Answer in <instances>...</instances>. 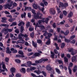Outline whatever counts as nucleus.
Returning <instances> with one entry per match:
<instances>
[{
    "label": "nucleus",
    "mask_w": 77,
    "mask_h": 77,
    "mask_svg": "<svg viewBox=\"0 0 77 77\" xmlns=\"http://www.w3.org/2000/svg\"><path fill=\"white\" fill-rule=\"evenodd\" d=\"M46 69L48 71H51V72L50 73L51 74H54V71L51 68V67L50 64H48L46 66Z\"/></svg>",
    "instance_id": "f257e3e1"
},
{
    "label": "nucleus",
    "mask_w": 77,
    "mask_h": 77,
    "mask_svg": "<svg viewBox=\"0 0 77 77\" xmlns=\"http://www.w3.org/2000/svg\"><path fill=\"white\" fill-rule=\"evenodd\" d=\"M2 31L4 33L5 35L8 33V32H12V29L5 28L2 29Z\"/></svg>",
    "instance_id": "f03ea898"
},
{
    "label": "nucleus",
    "mask_w": 77,
    "mask_h": 77,
    "mask_svg": "<svg viewBox=\"0 0 77 77\" xmlns=\"http://www.w3.org/2000/svg\"><path fill=\"white\" fill-rule=\"evenodd\" d=\"M34 72L37 74H40L41 73H42L43 75H44V77H46V76H47V74L45 72L42 71L41 72V71L39 70L34 71Z\"/></svg>",
    "instance_id": "7ed1b4c3"
},
{
    "label": "nucleus",
    "mask_w": 77,
    "mask_h": 77,
    "mask_svg": "<svg viewBox=\"0 0 77 77\" xmlns=\"http://www.w3.org/2000/svg\"><path fill=\"white\" fill-rule=\"evenodd\" d=\"M13 4V2H11L10 5L9 4H6L4 5V8L6 9L8 8V9H11V7H12Z\"/></svg>",
    "instance_id": "20e7f679"
},
{
    "label": "nucleus",
    "mask_w": 77,
    "mask_h": 77,
    "mask_svg": "<svg viewBox=\"0 0 77 77\" xmlns=\"http://www.w3.org/2000/svg\"><path fill=\"white\" fill-rule=\"evenodd\" d=\"M67 51L69 53H71V54L74 56L75 53L74 52V49L72 48H69L67 49Z\"/></svg>",
    "instance_id": "39448f33"
},
{
    "label": "nucleus",
    "mask_w": 77,
    "mask_h": 77,
    "mask_svg": "<svg viewBox=\"0 0 77 77\" xmlns=\"http://www.w3.org/2000/svg\"><path fill=\"white\" fill-rule=\"evenodd\" d=\"M49 12L52 15H55L56 14V11L53 8H51L49 10Z\"/></svg>",
    "instance_id": "423d86ee"
},
{
    "label": "nucleus",
    "mask_w": 77,
    "mask_h": 77,
    "mask_svg": "<svg viewBox=\"0 0 77 77\" xmlns=\"http://www.w3.org/2000/svg\"><path fill=\"white\" fill-rule=\"evenodd\" d=\"M35 69H36V67H30V68H27L26 69V71L27 72H30V71H33V70H35Z\"/></svg>",
    "instance_id": "0eeeda50"
},
{
    "label": "nucleus",
    "mask_w": 77,
    "mask_h": 77,
    "mask_svg": "<svg viewBox=\"0 0 77 77\" xmlns=\"http://www.w3.org/2000/svg\"><path fill=\"white\" fill-rule=\"evenodd\" d=\"M0 26H3V27H5V28L6 29H8L9 27V25L7 24H2L0 25Z\"/></svg>",
    "instance_id": "6e6552de"
},
{
    "label": "nucleus",
    "mask_w": 77,
    "mask_h": 77,
    "mask_svg": "<svg viewBox=\"0 0 77 77\" xmlns=\"http://www.w3.org/2000/svg\"><path fill=\"white\" fill-rule=\"evenodd\" d=\"M41 56V54L39 53H35V54L33 55V57H32V58H35V57L36 56Z\"/></svg>",
    "instance_id": "1a4fd4ad"
},
{
    "label": "nucleus",
    "mask_w": 77,
    "mask_h": 77,
    "mask_svg": "<svg viewBox=\"0 0 77 77\" xmlns=\"http://www.w3.org/2000/svg\"><path fill=\"white\" fill-rule=\"evenodd\" d=\"M55 62H58L59 64H62V65H63V61L61 60L57 59V60H56Z\"/></svg>",
    "instance_id": "9d476101"
},
{
    "label": "nucleus",
    "mask_w": 77,
    "mask_h": 77,
    "mask_svg": "<svg viewBox=\"0 0 77 77\" xmlns=\"http://www.w3.org/2000/svg\"><path fill=\"white\" fill-rule=\"evenodd\" d=\"M6 49L7 50L6 51V53H7L8 54H11V53H12V52L10 51V49H9V47H7Z\"/></svg>",
    "instance_id": "9b49d317"
},
{
    "label": "nucleus",
    "mask_w": 77,
    "mask_h": 77,
    "mask_svg": "<svg viewBox=\"0 0 77 77\" xmlns=\"http://www.w3.org/2000/svg\"><path fill=\"white\" fill-rule=\"evenodd\" d=\"M24 36V34H22V33H20L18 35V38L19 39H22V37H23Z\"/></svg>",
    "instance_id": "f8f14e48"
},
{
    "label": "nucleus",
    "mask_w": 77,
    "mask_h": 77,
    "mask_svg": "<svg viewBox=\"0 0 77 77\" xmlns=\"http://www.w3.org/2000/svg\"><path fill=\"white\" fill-rule=\"evenodd\" d=\"M33 17L34 18V19H35V20H37V19H38V18L39 17V15L38 13H37V14L36 13V14H34Z\"/></svg>",
    "instance_id": "ddd939ff"
},
{
    "label": "nucleus",
    "mask_w": 77,
    "mask_h": 77,
    "mask_svg": "<svg viewBox=\"0 0 77 77\" xmlns=\"http://www.w3.org/2000/svg\"><path fill=\"white\" fill-rule=\"evenodd\" d=\"M20 71L21 72L23 73V74H25L26 73V69L25 68H22L20 70Z\"/></svg>",
    "instance_id": "4468645a"
},
{
    "label": "nucleus",
    "mask_w": 77,
    "mask_h": 77,
    "mask_svg": "<svg viewBox=\"0 0 77 77\" xmlns=\"http://www.w3.org/2000/svg\"><path fill=\"white\" fill-rule=\"evenodd\" d=\"M73 15H74V14L72 13V11H71L69 12V14H68V17L71 18V17H72L73 16Z\"/></svg>",
    "instance_id": "2eb2a0df"
},
{
    "label": "nucleus",
    "mask_w": 77,
    "mask_h": 77,
    "mask_svg": "<svg viewBox=\"0 0 77 77\" xmlns=\"http://www.w3.org/2000/svg\"><path fill=\"white\" fill-rule=\"evenodd\" d=\"M55 8H56L57 9L58 14H60V13L61 12V11L60 10V9L57 6H56L55 7Z\"/></svg>",
    "instance_id": "dca6fc26"
},
{
    "label": "nucleus",
    "mask_w": 77,
    "mask_h": 77,
    "mask_svg": "<svg viewBox=\"0 0 77 77\" xmlns=\"http://www.w3.org/2000/svg\"><path fill=\"white\" fill-rule=\"evenodd\" d=\"M32 6L34 9H38V5L34 3L33 4Z\"/></svg>",
    "instance_id": "f3484780"
},
{
    "label": "nucleus",
    "mask_w": 77,
    "mask_h": 77,
    "mask_svg": "<svg viewBox=\"0 0 77 77\" xmlns=\"http://www.w3.org/2000/svg\"><path fill=\"white\" fill-rule=\"evenodd\" d=\"M27 66L28 67H30V66H31V65H32V62H31V61H28L27 62Z\"/></svg>",
    "instance_id": "a211bd4d"
},
{
    "label": "nucleus",
    "mask_w": 77,
    "mask_h": 77,
    "mask_svg": "<svg viewBox=\"0 0 77 77\" xmlns=\"http://www.w3.org/2000/svg\"><path fill=\"white\" fill-rule=\"evenodd\" d=\"M35 63L36 64H38V63H42V61L41 59H40L39 60H36L35 61Z\"/></svg>",
    "instance_id": "6ab92c4d"
},
{
    "label": "nucleus",
    "mask_w": 77,
    "mask_h": 77,
    "mask_svg": "<svg viewBox=\"0 0 77 77\" xmlns=\"http://www.w3.org/2000/svg\"><path fill=\"white\" fill-rule=\"evenodd\" d=\"M31 75L32 76V77H44V76L43 75L37 76L36 75H35L33 73H31Z\"/></svg>",
    "instance_id": "aec40b11"
},
{
    "label": "nucleus",
    "mask_w": 77,
    "mask_h": 77,
    "mask_svg": "<svg viewBox=\"0 0 77 77\" xmlns=\"http://www.w3.org/2000/svg\"><path fill=\"white\" fill-rule=\"evenodd\" d=\"M71 60L72 62H75V60H76V57L75 56H73V57H72Z\"/></svg>",
    "instance_id": "412c9836"
},
{
    "label": "nucleus",
    "mask_w": 77,
    "mask_h": 77,
    "mask_svg": "<svg viewBox=\"0 0 77 77\" xmlns=\"http://www.w3.org/2000/svg\"><path fill=\"white\" fill-rule=\"evenodd\" d=\"M1 64L2 65V68L4 69H6V66L4 63V62L3 61H2V62Z\"/></svg>",
    "instance_id": "4be33fe9"
},
{
    "label": "nucleus",
    "mask_w": 77,
    "mask_h": 77,
    "mask_svg": "<svg viewBox=\"0 0 77 77\" xmlns=\"http://www.w3.org/2000/svg\"><path fill=\"white\" fill-rule=\"evenodd\" d=\"M32 44L33 47L35 48L37 47V44L36 43H35L34 41H32Z\"/></svg>",
    "instance_id": "5701e85b"
},
{
    "label": "nucleus",
    "mask_w": 77,
    "mask_h": 77,
    "mask_svg": "<svg viewBox=\"0 0 77 77\" xmlns=\"http://www.w3.org/2000/svg\"><path fill=\"white\" fill-rule=\"evenodd\" d=\"M16 69L14 67H12L10 69V71L11 72H15Z\"/></svg>",
    "instance_id": "b1692460"
},
{
    "label": "nucleus",
    "mask_w": 77,
    "mask_h": 77,
    "mask_svg": "<svg viewBox=\"0 0 77 77\" xmlns=\"http://www.w3.org/2000/svg\"><path fill=\"white\" fill-rule=\"evenodd\" d=\"M24 22L23 21H22L20 22L19 24H18V26H20L22 25H23V26H24Z\"/></svg>",
    "instance_id": "393cba45"
},
{
    "label": "nucleus",
    "mask_w": 77,
    "mask_h": 77,
    "mask_svg": "<svg viewBox=\"0 0 77 77\" xmlns=\"http://www.w3.org/2000/svg\"><path fill=\"white\" fill-rule=\"evenodd\" d=\"M55 70L56 71V72H57L58 74H61V72H60V70L57 68H55Z\"/></svg>",
    "instance_id": "a878e982"
},
{
    "label": "nucleus",
    "mask_w": 77,
    "mask_h": 77,
    "mask_svg": "<svg viewBox=\"0 0 77 77\" xmlns=\"http://www.w3.org/2000/svg\"><path fill=\"white\" fill-rule=\"evenodd\" d=\"M16 57H24V55L17 54L16 55Z\"/></svg>",
    "instance_id": "bb28decb"
},
{
    "label": "nucleus",
    "mask_w": 77,
    "mask_h": 77,
    "mask_svg": "<svg viewBox=\"0 0 77 77\" xmlns=\"http://www.w3.org/2000/svg\"><path fill=\"white\" fill-rule=\"evenodd\" d=\"M44 10H45V8H44V7H43L42 8H40V11H41V12H42L44 14H45V12L44 11Z\"/></svg>",
    "instance_id": "cd10ccee"
},
{
    "label": "nucleus",
    "mask_w": 77,
    "mask_h": 77,
    "mask_svg": "<svg viewBox=\"0 0 77 77\" xmlns=\"http://www.w3.org/2000/svg\"><path fill=\"white\" fill-rule=\"evenodd\" d=\"M50 43H51V42H50V39L49 38L48 40V41L46 42V44L48 45H50Z\"/></svg>",
    "instance_id": "c85d7f7f"
},
{
    "label": "nucleus",
    "mask_w": 77,
    "mask_h": 77,
    "mask_svg": "<svg viewBox=\"0 0 77 77\" xmlns=\"http://www.w3.org/2000/svg\"><path fill=\"white\" fill-rule=\"evenodd\" d=\"M39 24H41L42 23H44V20H39L38 21Z\"/></svg>",
    "instance_id": "c756f323"
},
{
    "label": "nucleus",
    "mask_w": 77,
    "mask_h": 77,
    "mask_svg": "<svg viewBox=\"0 0 77 77\" xmlns=\"http://www.w3.org/2000/svg\"><path fill=\"white\" fill-rule=\"evenodd\" d=\"M51 58H53V59H54V55L55 54L54 53V52H53L51 51Z\"/></svg>",
    "instance_id": "7c9ffc66"
},
{
    "label": "nucleus",
    "mask_w": 77,
    "mask_h": 77,
    "mask_svg": "<svg viewBox=\"0 0 77 77\" xmlns=\"http://www.w3.org/2000/svg\"><path fill=\"white\" fill-rule=\"evenodd\" d=\"M42 2L44 3V4L45 5V6H47V5H48V2L45 1V0H43Z\"/></svg>",
    "instance_id": "2f4dec72"
},
{
    "label": "nucleus",
    "mask_w": 77,
    "mask_h": 77,
    "mask_svg": "<svg viewBox=\"0 0 77 77\" xmlns=\"http://www.w3.org/2000/svg\"><path fill=\"white\" fill-rule=\"evenodd\" d=\"M15 61L16 63H21V60L19 59H15Z\"/></svg>",
    "instance_id": "473e14b6"
},
{
    "label": "nucleus",
    "mask_w": 77,
    "mask_h": 77,
    "mask_svg": "<svg viewBox=\"0 0 77 77\" xmlns=\"http://www.w3.org/2000/svg\"><path fill=\"white\" fill-rule=\"evenodd\" d=\"M18 53L19 54H21V55H24V53L23 51L21 50H20L18 51Z\"/></svg>",
    "instance_id": "72a5a7b5"
},
{
    "label": "nucleus",
    "mask_w": 77,
    "mask_h": 77,
    "mask_svg": "<svg viewBox=\"0 0 77 77\" xmlns=\"http://www.w3.org/2000/svg\"><path fill=\"white\" fill-rule=\"evenodd\" d=\"M65 45H66L65 43H62L61 44V48H64L65 46Z\"/></svg>",
    "instance_id": "f704fd0d"
},
{
    "label": "nucleus",
    "mask_w": 77,
    "mask_h": 77,
    "mask_svg": "<svg viewBox=\"0 0 77 77\" xmlns=\"http://www.w3.org/2000/svg\"><path fill=\"white\" fill-rule=\"evenodd\" d=\"M16 25H17V22H14L12 23L11 24L10 26L11 27H12V26H16Z\"/></svg>",
    "instance_id": "c9c22d12"
},
{
    "label": "nucleus",
    "mask_w": 77,
    "mask_h": 77,
    "mask_svg": "<svg viewBox=\"0 0 77 77\" xmlns=\"http://www.w3.org/2000/svg\"><path fill=\"white\" fill-rule=\"evenodd\" d=\"M48 20H49V19L48 18H46L45 20H44V23H45L46 24H48Z\"/></svg>",
    "instance_id": "e433bc0d"
},
{
    "label": "nucleus",
    "mask_w": 77,
    "mask_h": 77,
    "mask_svg": "<svg viewBox=\"0 0 77 77\" xmlns=\"http://www.w3.org/2000/svg\"><path fill=\"white\" fill-rule=\"evenodd\" d=\"M42 40L40 39H38L37 40V43L38 44H42Z\"/></svg>",
    "instance_id": "4c0bfd02"
},
{
    "label": "nucleus",
    "mask_w": 77,
    "mask_h": 77,
    "mask_svg": "<svg viewBox=\"0 0 77 77\" xmlns=\"http://www.w3.org/2000/svg\"><path fill=\"white\" fill-rule=\"evenodd\" d=\"M20 32L21 33H23L24 30V27H23V26H21L20 27Z\"/></svg>",
    "instance_id": "58836bf2"
},
{
    "label": "nucleus",
    "mask_w": 77,
    "mask_h": 77,
    "mask_svg": "<svg viewBox=\"0 0 77 77\" xmlns=\"http://www.w3.org/2000/svg\"><path fill=\"white\" fill-rule=\"evenodd\" d=\"M68 69H69V74H72V71H71V68L69 67H68Z\"/></svg>",
    "instance_id": "ea45409f"
},
{
    "label": "nucleus",
    "mask_w": 77,
    "mask_h": 77,
    "mask_svg": "<svg viewBox=\"0 0 77 77\" xmlns=\"http://www.w3.org/2000/svg\"><path fill=\"white\" fill-rule=\"evenodd\" d=\"M21 74L20 73H17L16 75V77H21Z\"/></svg>",
    "instance_id": "a19ab883"
},
{
    "label": "nucleus",
    "mask_w": 77,
    "mask_h": 77,
    "mask_svg": "<svg viewBox=\"0 0 77 77\" xmlns=\"http://www.w3.org/2000/svg\"><path fill=\"white\" fill-rule=\"evenodd\" d=\"M69 33V31L68 30H67L66 32L65 33V36H66V35H68V34Z\"/></svg>",
    "instance_id": "79ce46f5"
},
{
    "label": "nucleus",
    "mask_w": 77,
    "mask_h": 77,
    "mask_svg": "<svg viewBox=\"0 0 77 77\" xmlns=\"http://www.w3.org/2000/svg\"><path fill=\"white\" fill-rule=\"evenodd\" d=\"M26 28H28L29 26H30V22H28L26 24Z\"/></svg>",
    "instance_id": "37998d69"
},
{
    "label": "nucleus",
    "mask_w": 77,
    "mask_h": 77,
    "mask_svg": "<svg viewBox=\"0 0 77 77\" xmlns=\"http://www.w3.org/2000/svg\"><path fill=\"white\" fill-rule=\"evenodd\" d=\"M9 59L8 58L6 57L5 58V61L6 62H8Z\"/></svg>",
    "instance_id": "c03bdc74"
},
{
    "label": "nucleus",
    "mask_w": 77,
    "mask_h": 77,
    "mask_svg": "<svg viewBox=\"0 0 77 77\" xmlns=\"http://www.w3.org/2000/svg\"><path fill=\"white\" fill-rule=\"evenodd\" d=\"M64 62H68V59L66 57H64Z\"/></svg>",
    "instance_id": "a18cd8bd"
},
{
    "label": "nucleus",
    "mask_w": 77,
    "mask_h": 77,
    "mask_svg": "<svg viewBox=\"0 0 77 77\" xmlns=\"http://www.w3.org/2000/svg\"><path fill=\"white\" fill-rule=\"evenodd\" d=\"M30 36L31 38H34V32H32V33L30 34Z\"/></svg>",
    "instance_id": "49530a36"
},
{
    "label": "nucleus",
    "mask_w": 77,
    "mask_h": 77,
    "mask_svg": "<svg viewBox=\"0 0 77 77\" xmlns=\"http://www.w3.org/2000/svg\"><path fill=\"white\" fill-rule=\"evenodd\" d=\"M63 14L64 15H65V16H66L67 15V12L66 11H63Z\"/></svg>",
    "instance_id": "de8ad7c7"
},
{
    "label": "nucleus",
    "mask_w": 77,
    "mask_h": 77,
    "mask_svg": "<svg viewBox=\"0 0 77 77\" xmlns=\"http://www.w3.org/2000/svg\"><path fill=\"white\" fill-rule=\"evenodd\" d=\"M67 6H68V3L66 2L64 3V8H66V7H67Z\"/></svg>",
    "instance_id": "09e8293b"
},
{
    "label": "nucleus",
    "mask_w": 77,
    "mask_h": 77,
    "mask_svg": "<svg viewBox=\"0 0 77 77\" xmlns=\"http://www.w3.org/2000/svg\"><path fill=\"white\" fill-rule=\"evenodd\" d=\"M43 32L44 33L45 32V33L43 34L44 36H45L47 35V31H44V30L43 31Z\"/></svg>",
    "instance_id": "8fccbe9b"
},
{
    "label": "nucleus",
    "mask_w": 77,
    "mask_h": 77,
    "mask_svg": "<svg viewBox=\"0 0 77 77\" xmlns=\"http://www.w3.org/2000/svg\"><path fill=\"white\" fill-rule=\"evenodd\" d=\"M64 41L65 42H67V43H69V42H70V40H68L67 39H64Z\"/></svg>",
    "instance_id": "3c124183"
},
{
    "label": "nucleus",
    "mask_w": 77,
    "mask_h": 77,
    "mask_svg": "<svg viewBox=\"0 0 77 77\" xmlns=\"http://www.w3.org/2000/svg\"><path fill=\"white\" fill-rule=\"evenodd\" d=\"M56 23H53V25H52V27H54V28H56Z\"/></svg>",
    "instance_id": "603ef678"
},
{
    "label": "nucleus",
    "mask_w": 77,
    "mask_h": 77,
    "mask_svg": "<svg viewBox=\"0 0 77 77\" xmlns=\"http://www.w3.org/2000/svg\"><path fill=\"white\" fill-rule=\"evenodd\" d=\"M75 37V35H73L70 37V39L71 40L73 39Z\"/></svg>",
    "instance_id": "864d4df0"
},
{
    "label": "nucleus",
    "mask_w": 77,
    "mask_h": 77,
    "mask_svg": "<svg viewBox=\"0 0 77 77\" xmlns=\"http://www.w3.org/2000/svg\"><path fill=\"white\" fill-rule=\"evenodd\" d=\"M60 6H61V7H64V4L61 2H60Z\"/></svg>",
    "instance_id": "5fc2aeb1"
},
{
    "label": "nucleus",
    "mask_w": 77,
    "mask_h": 77,
    "mask_svg": "<svg viewBox=\"0 0 77 77\" xmlns=\"http://www.w3.org/2000/svg\"><path fill=\"white\" fill-rule=\"evenodd\" d=\"M39 27L41 28L42 30L45 29V27L43 25H40Z\"/></svg>",
    "instance_id": "6e6d98bb"
},
{
    "label": "nucleus",
    "mask_w": 77,
    "mask_h": 77,
    "mask_svg": "<svg viewBox=\"0 0 77 77\" xmlns=\"http://www.w3.org/2000/svg\"><path fill=\"white\" fill-rule=\"evenodd\" d=\"M41 59L42 60V62L43 61H48V59Z\"/></svg>",
    "instance_id": "4d7b16f0"
},
{
    "label": "nucleus",
    "mask_w": 77,
    "mask_h": 77,
    "mask_svg": "<svg viewBox=\"0 0 77 77\" xmlns=\"http://www.w3.org/2000/svg\"><path fill=\"white\" fill-rule=\"evenodd\" d=\"M69 20V22L70 23H73V21H72V20L71 19L69 18L68 19Z\"/></svg>",
    "instance_id": "13d9d810"
},
{
    "label": "nucleus",
    "mask_w": 77,
    "mask_h": 77,
    "mask_svg": "<svg viewBox=\"0 0 77 77\" xmlns=\"http://www.w3.org/2000/svg\"><path fill=\"white\" fill-rule=\"evenodd\" d=\"M15 32L17 34H18L20 32L19 31V29H16L15 30Z\"/></svg>",
    "instance_id": "bf43d9fd"
},
{
    "label": "nucleus",
    "mask_w": 77,
    "mask_h": 77,
    "mask_svg": "<svg viewBox=\"0 0 77 77\" xmlns=\"http://www.w3.org/2000/svg\"><path fill=\"white\" fill-rule=\"evenodd\" d=\"M42 16H40L39 15L38 16V19H42V20H45V18H42Z\"/></svg>",
    "instance_id": "052dcab7"
},
{
    "label": "nucleus",
    "mask_w": 77,
    "mask_h": 77,
    "mask_svg": "<svg viewBox=\"0 0 77 77\" xmlns=\"http://www.w3.org/2000/svg\"><path fill=\"white\" fill-rule=\"evenodd\" d=\"M48 37L50 38L52 36V34L50 33H48Z\"/></svg>",
    "instance_id": "680f3d73"
},
{
    "label": "nucleus",
    "mask_w": 77,
    "mask_h": 77,
    "mask_svg": "<svg viewBox=\"0 0 77 77\" xmlns=\"http://www.w3.org/2000/svg\"><path fill=\"white\" fill-rule=\"evenodd\" d=\"M33 53L32 52H31V53H29L28 54V56H32V55H33Z\"/></svg>",
    "instance_id": "e2e57ef3"
},
{
    "label": "nucleus",
    "mask_w": 77,
    "mask_h": 77,
    "mask_svg": "<svg viewBox=\"0 0 77 77\" xmlns=\"http://www.w3.org/2000/svg\"><path fill=\"white\" fill-rule=\"evenodd\" d=\"M16 11V10L15 9H13V10H11L10 12L11 13H13L14 12H15Z\"/></svg>",
    "instance_id": "0e129e2a"
},
{
    "label": "nucleus",
    "mask_w": 77,
    "mask_h": 77,
    "mask_svg": "<svg viewBox=\"0 0 77 77\" xmlns=\"http://www.w3.org/2000/svg\"><path fill=\"white\" fill-rule=\"evenodd\" d=\"M63 14H60V18H61V19H62V18H63Z\"/></svg>",
    "instance_id": "69168bd1"
},
{
    "label": "nucleus",
    "mask_w": 77,
    "mask_h": 77,
    "mask_svg": "<svg viewBox=\"0 0 77 77\" xmlns=\"http://www.w3.org/2000/svg\"><path fill=\"white\" fill-rule=\"evenodd\" d=\"M34 29L33 28H29V31H30V32L31 31H33Z\"/></svg>",
    "instance_id": "338daca9"
},
{
    "label": "nucleus",
    "mask_w": 77,
    "mask_h": 77,
    "mask_svg": "<svg viewBox=\"0 0 77 77\" xmlns=\"http://www.w3.org/2000/svg\"><path fill=\"white\" fill-rule=\"evenodd\" d=\"M54 53L55 54H58V51H57V50L56 49H55L54 50Z\"/></svg>",
    "instance_id": "774afa93"
}]
</instances>
